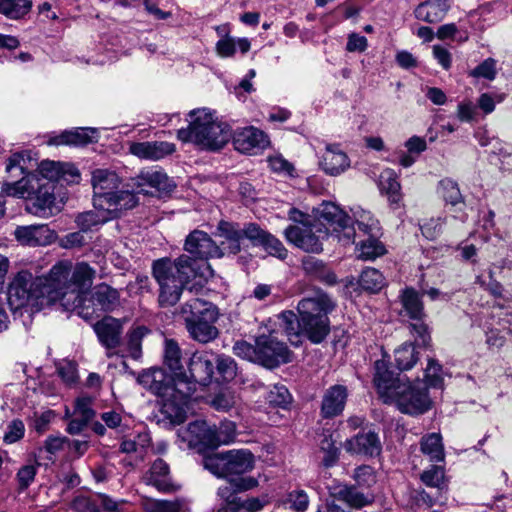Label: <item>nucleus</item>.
I'll return each mask as SVG.
<instances>
[{
  "instance_id": "f257e3e1",
  "label": "nucleus",
  "mask_w": 512,
  "mask_h": 512,
  "mask_svg": "<svg viewBox=\"0 0 512 512\" xmlns=\"http://www.w3.org/2000/svg\"><path fill=\"white\" fill-rule=\"evenodd\" d=\"M311 216L292 208L288 216L295 224L286 228L285 237L296 247L309 252L320 253L323 250L322 239L329 234L350 229L351 217L331 202H323Z\"/></svg>"
},
{
  "instance_id": "f03ea898",
  "label": "nucleus",
  "mask_w": 512,
  "mask_h": 512,
  "mask_svg": "<svg viewBox=\"0 0 512 512\" xmlns=\"http://www.w3.org/2000/svg\"><path fill=\"white\" fill-rule=\"evenodd\" d=\"M374 384L379 397L386 404H395L404 414L419 415L430 409L431 399L421 382H404L389 370L388 362L382 358L374 364Z\"/></svg>"
},
{
  "instance_id": "7ed1b4c3",
  "label": "nucleus",
  "mask_w": 512,
  "mask_h": 512,
  "mask_svg": "<svg viewBox=\"0 0 512 512\" xmlns=\"http://www.w3.org/2000/svg\"><path fill=\"white\" fill-rule=\"evenodd\" d=\"M210 266L200 264L189 255H181L174 261L162 258L153 263V276L159 285V303L172 306L178 302L188 281L197 276L205 277Z\"/></svg>"
},
{
  "instance_id": "20e7f679",
  "label": "nucleus",
  "mask_w": 512,
  "mask_h": 512,
  "mask_svg": "<svg viewBox=\"0 0 512 512\" xmlns=\"http://www.w3.org/2000/svg\"><path fill=\"white\" fill-rule=\"evenodd\" d=\"M138 383L161 398V414L172 424H181L186 419L190 388L178 375L173 378L161 368L143 371Z\"/></svg>"
},
{
  "instance_id": "39448f33",
  "label": "nucleus",
  "mask_w": 512,
  "mask_h": 512,
  "mask_svg": "<svg viewBox=\"0 0 512 512\" xmlns=\"http://www.w3.org/2000/svg\"><path fill=\"white\" fill-rule=\"evenodd\" d=\"M177 137L183 142H191L200 149L217 151L222 149L232 137L230 125L208 108H198L189 112L187 128H181Z\"/></svg>"
},
{
  "instance_id": "423d86ee",
  "label": "nucleus",
  "mask_w": 512,
  "mask_h": 512,
  "mask_svg": "<svg viewBox=\"0 0 512 512\" xmlns=\"http://www.w3.org/2000/svg\"><path fill=\"white\" fill-rule=\"evenodd\" d=\"M57 293L52 289L48 275L35 277L31 272L22 270L9 283L7 300L13 312L24 309L34 313L58 301Z\"/></svg>"
},
{
  "instance_id": "0eeeda50",
  "label": "nucleus",
  "mask_w": 512,
  "mask_h": 512,
  "mask_svg": "<svg viewBox=\"0 0 512 512\" xmlns=\"http://www.w3.org/2000/svg\"><path fill=\"white\" fill-rule=\"evenodd\" d=\"M96 271L86 262L73 264L71 261H59L49 271L53 290L58 292V301L67 309L78 307L82 295L92 286Z\"/></svg>"
},
{
  "instance_id": "6e6552de",
  "label": "nucleus",
  "mask_w": 512,
  "mask_h": 512,
  "mask_svg": "<svg viewBox=\"0 0 512 512\" xmlns=\"http://www.w3.org/2000/svg\"><path fill=\"white\" fill-rule=\"evenodd\" d=\"M94 207L108 211L133 209L138 205L136 194L128 189H119L120 178L114 171L95 169L92 172Z\"/></svg>"
},
{
  "instance_id": "1a4fd4ad",
  "label": "nucleus",
  "mask_w": 512,
  "mask_h": 512,
  "mask_svg": "<svg viewBox=\"0 0 512 512\" xmlns=\"http://www.w3.org/2000/svg\"><path fill=\"white\" fill-rule=\"evenodd\" d=\"M28 152L14 153L8 158L6 171L11 177L18 175L37 174L41 182L63 180L67 183H76L80 178L78 169L71 163L55 162L50 160L42 161L37 170L31 172L35 164Z\"/></svg>"
},
{
  "instance_id": "9d476101",
  "label": "nucleus",
  "mask_w": 512,
  "mask_h": 512,
  "mask_svg": "<svg viewBox=\"0 0 512 512\" xmlns=\"http://www.w3.org/2000/svg\"><path fill=\"white\" fill-rule=\"evenodd\" d=\"M187 331L192 339L206 344L215 340L219 330L215 326L218 319V309L211 302L200 298H190L181 308Z\"/></svg>"
},
{
  "instance_id": "9b49d317",
  "label": "nucleus",
  "mask_w": 512,
  "mask_h": 512,
  "mask_svg": "<svg viewBox=\"0 0 512 512\" xmlns=\"http://www.w3.org/2000/svg\"><path fill=\"white\" fill-rule=\"evenodd\" d=\"M2 192L9 197L34 199V206L45 213L53 211L55 205L54 183L41 182L37 174H27L20 180L2 184Z\"/></svg>"
},
{
  "instance_id": "f8f14e48",
  "label": "nucleus",
  "mask_w": 512,
  "mask_h": 512,
  "mask_svg": "<svg viewBox=\"0 0 512 512\" xmlns=\"http://www.w3.org/2000/svg\"><path fill=\"white\" fill-rule=\"evenodd\" d=\"M305 310L304 315L292 311H284L279 315L280 325L285 331L291 343H296L300 335L307 337L312 343H321L330 332L328 316H310Z\"/></svg>"
},
{
  "instance_id": "ddd939ff",
  "label": "nucleus",
  "mask_w": 512,
  "mask_h": 512,
  "mask_svg": "<svg viewBox=\"0 0 512 512\" xmlns=\"http://www.w3.org/2000/svg\"><path fill=\"white\" fill-rule=\"evenodd\" d=\"M254 462L249 450L240 449L208 455L203 459V466L217 477H228L251 471Z\"/></svg>"
},
{
  "instance_id": "4468645a",
  "label": "nucleus",
  "mask_w": 512,
  "mask_h": 512,
  "mask_svg": "<svg viewBox=\"0 0 512 512\" xmlns=\"http://www.w3.org/2000/svg\"><path fill=\"white\" fill-rule=\"evenodd\" d=\"M131 181L132 187L137 189V193L150 195L168 194L176 186L163 170L157 168L143 169Z\"/></svg>"
},
{
  "instance_id": "2eb2a0df",
  "label": "nucleus",
  "mask_w": 512,
  "mask_h": 512,
  "mask_svg": "<svg viewBox=\"0 0 512 512\" xmlns=\"http://www.w3.org/2000/svg\"><path fill=\"white\" fill-rule=\"evenodd\" d=\"M257 364L267 368H275L291 360V352L281 341L272 335H261L257 338Z\"/></svg>"
},
{
  "instance_id": "dca6fc26",
  "label": "nucleus",
  "mask_w": 512,
  "mask_h": 512,
  "mask_svg": "<svg viewBox=\"0 0 512 512\" xmlns=\"http://www.w3.org/2000/svg\"><path fill=\"white\" fill-rule=\"evenodd\" d=\"M189 375L180 373L179 379L184 380L190 388L189 397L196 391L197 385L207 386L214 374V364L204 353H194L188 363Z\"/></svg>"
},
{
  "instance_id": "f3484780",
  "label": "nucleus",
  "mask_w": 512,
  "mask_h": 512,
  "mask_svg": "<svg viewBox=\"0 0 512 512\" xmlns=\"http://www.w3.org/2000/svg\"><path fill=\"white\" fill-rule=\"evenodd\" d=\"M248 224L241 227L238 223L220 221L217 226V236L222 240L218 245L220 258L225 255H235L241 251V243L248 239Z\"/></svg>"
},
{
  "instance_id": "a211bd4d",
  "label": "nucleus",
  "mask_w": 512,
  "mask_h": 512,
  "mask_svg": "<svg viewBox=\"0 0 512 512\" xmlns=\"http://www.w3.org/2000/svg\"><path fill=\"white\" fill-rule=\"evenodd\" d=\"M184 249L200 260L220 258L218 244L201 230H194L186 237Z\"/></svg>"
},
{
  "instance_id": "6ab92c4d",
  "label": "nucleus",
  "mask_w": 512,
  "mask_h": 512,
  "mask_svg": "<svg viewBox=\"0 0 512 512\" xmlns=\"http://www.w3.org/2000/svg\"><path fill=\"white\" fill-rule=\"evenodd\" d=\"M248 240L254 246L262 247L268 254L279 259H285L288 255L287 249L282 242L271 233L263 230L255 223H248Z\"/></svg>"
},
{
  "instance_id": "aec40b11",
  "label": "nucleus",
  "mask_w": 512,
  "mask_h": 512,
  "mask_svg": "<svg viewBox=\"0 0 512 512\" xmlns=\"http://www.w3.org/2000/svg\"><path fill=\"white\" fill-rule=\"evenodd\" d=\"M346 452L364 456H378L382 451V444L378 435L373 431L360 432L344 443Z\"/></svg>"
},
{
  "instance_id": "412c9836",
  "label": "nucleus",
  "mask_w": 512,
  "mask_h": 512,
  "mask_svg": "<svg viewBox=\"0 0 512 512\" xmlns=\"http://www.w3.org/2000/svg\"><path fill=\"white\" fill-rule=\"evenodd\" d=\"M329 495L339 501L345 502L349 507L361 509L373 503L374 496L363 493L354 485L335 484L329 488Z\"/></svg>"
},
{
  "instance_id": "4be33fe9",
  "label": "nucleus",
  "mask_w": 512,
  "mask_h": 512,
  "mask_svg": "<svg viewBox=\"0 0 512 512\" xmlns=\"http://www.w3.org/2000/svg\"><path fill=\"white\" fill-rule=\"evenodd\" d=\"M178 436L189 447H213V426L204 420L191 422L187 428L178 431Z\"/></svg>"
},
{
  "instance_id": "5701e85b",
  "label": "nucleus",
  "mask_w": 512,
  "mask_h": 512,
  "mask_svg": "<svg viewBox=\"0 0 512 512\" xmlns=\"http://www.w3.org/2000/svg\"><path fill=\"white\" fill-rule=\"evenodd\" d=\"M93 329L100 343L108 350L118 347L121 343L123 326L120 320L106 316L96 322Z\"/></svg>"
},
{
  "instance_id": "b1692460",
  "label": "nucleus",
  "mask_w": 512,
  "mask_h": 512,
  "mask_svg": "<svg viewBox=\"0 0 512 512\" xmlns=\"http://www.w3.org/2000/svg\"><path fill=\"white\" fill-rule=\"evenodd\" d=\"M14 235L18 242L28 246H45L56 237L47 225L20 226L16 228Z\"/></svg>"
},
{
  "instance_id": "393cba45",
  "label": "nucleus",
  "mask_w": 512,
  "mask_h": 512,
  "mask_svg": "<svg viewBox=\"0 0 512 512\" xmlns=\"http://www.w3.org/2000/svg\"><path fill=\"white\" fill-rule=\"evenodd\" d=\"M348 397L347 388L343 385H333L323 394L321 402V416L323 418H334L340 415Z\"/></svg>"
},
{
  "instance_id": "a878e982",
  "label": "nucleus",
  "mask_w": 512,
  "mask_h": 512,
  "mask_svg": "<svg viewBox=\"0 0 512 512\" xmlns=\"http://www.w3.org/2000/svg\"><path fill=\"white\" fill-rule=\"evenodd\" d=\"M268 143L266 134L252 126L238 130L233 137L235 149L242 153H249L254 149H263Z\"/></svg>"
},
{
  "instance_id": "bb28decb",
  "label": "nucleus",
  "mask_w": 512,
  "mask_h": 512,
  "mask_svg": "<svg viewBox=\"0 0 512 512\" xmlns=\"http://www.w3.org/2000/svg\"><path fill=\"white\" fill-rule=\"evenodd\" d=\"M335 308L334 302L325 292L318 290L313 295L299 301L297 310L299 315H304L305 310L310 316H328Z\"/></svg>"
},
{
  "instance_id": "cd10ccee",
  "label": "nucleus",
  "mask_w": 512,
  "mask_h": 512,
  "mask_svg": "<svg viewBox=\"0 0 512 512\" xmlns=\"http://www.w3.org/2000/svg\"><path fill=\"white\" fill-rule=\"evenodd\" d=\"M320 166L326 174L338 176L350 167V160L338 145H327Z\"/></svg>"
},
{
  "instance_id": "c85d7f7f",
  "label": "nucleus",
  "mask_w": 512,
  "mask_h": 512,
  "mask_svg": "<svg viewBox=\"0 0 512 512\" xmlns=\"http://www.w3.org/2000/svg\"><path fill=\"white\" fill-rule=\"evenodd\" d=\"M175 146L169 142H133L129 146V152L139 158L159 160L172 154Z\"/></svg>"
},
{
  "instance_id": "c756f323",
  "label": "nucleus",
  "mask_w": 512,
  "mask_h": 512,
  "mask_svg": "<svg viewBox=\"0 0 512 512\" xmlns=\"http://www.w3.org/2000/svg\"><path fill=\"white\" fill-rule=\"evenodd\" d=\"M379 188L382 194L386 195L389 204L398 208L402 202L401 184L398 175L392 169H385L379 177Z\"/></svg>"
},
{
  "instance_id": "7c9ffc66",
  "label": "nucleus",
  "mask_w": 512,
  "mask_h": 512,
  "mask_svg": "<svg viewBox=\"0 0 512 512\" xmlns=\"http://www.w3.org/2000/svg\"><path fill=\"white\" fill-rule=\"evenodd\" d=\"M96 138V129L76 128L74 130L64 131L60 135L51 138L48 144L81 146L95 141Z\"/></svg>"
},
{
  "instance_id": "2f4dec72",
  "label": "nucleus",
  "mask_w": 512,
  "mask_h": 512,
  "mask_svg": "<svg viewBox=\"0 0 512 512\" xmlns=\"http://www.w3.org/2000/svg\"><path fill=\"white\" fill-rule=\"evenodd\" d=\"M450 8L448 0H426L415 9V17L427 23H438Z\"/></svg>"
},
{
  "instance_id": "473e14b6",
  "label": "nucleus",
  "mask_w": 512,
  "mask_h": 512,
  "mask_svg": "<svg viewBox=\"0 0 512 512\" xmlns=\"http://www.w3.org/2000/svg\"><path fill=\"white\" fill-rule=\"evenodd\" d=\"M143 482L159 491H168L171 488V478L167 463L162 459L155 460L144 474Z\"/></svg>"
},
{
  "instance_id": "72a5a7b5",
  "label": "nucleus",
  "mask_w": 512,
  "mask_h": 512,
  "mask_svg": "<svg viewBox=\"0 0 512 512\" xmlns=\"http://www.w3.org/2000/svg\"><path fill=\"white\" fill-rule=\"evenodd\" d=\"M257 484V480L251 477L234 479L220 486L217 495L225 502L224 504L239 502L241 500L236 497V493L253 489Z\"/></svg>"
},
{
  "instance_id": "f704fd0d",
  "label": "nucleus",
  "mask_w": 512,
  "mask_h": 512,
  "mask_svg": "<svg viewBox=\"0 0 512 512\" xmlns=\"http://www.w3.org/2000/svg\"><path fill=\"white\" fill-rule=\"evenodd\" d=\"M95 210L81 213L76 218V223L82 231H88L95 226L106 223L108 220L115 218L119 211H108L100 207H94Z\"/></svg>"
},
{
  "instance_id": "c9c22d12",
  "label": "nucleus",
  "mask_w": 512,
  "mask_h": 512,
  "mask_svg": "<svg viewBox=\"0 0 512 512\" xmlns=\"http://www.w3.org/2000/svg\"><path fill=\"white\" fill-rule=\"evenodd\" d=\"M92 302L103 311H111L119 305V293L107 284L95 287L92 293Z\"/></svg>"
},
{
  "instance_id": "e433bc0d",
  "label": "nucleus",
  "mask_w": 512,
  "mask_h": 512,
  "mask_svg": "<svg viewBox=\"0 0 512 512\" xmlns=\"http://www.w3.org/2000/svg\"><path fill=\"white\" fill-rule=\"evenodd\" d=\"M353 221L358 229L366 235H380L381 227L379 221L372 215L370 211L360 206L351 208Z\"/></svg>"
},
{
  "instance_id": "4c0bfd02",
  "label": "nucleus",
  "mask_w": 512,
  "mask_h": 512,
  "mask_svg": "<svg viewBox=\"0 0 512 512\" xmlns=\"http://www.w3.org/2000/svg\"><path fill=\"white\" fill-rule=\"evenodd\" d=\"M401 302L406 314L413 320H422L424 316L423 304L419 294L411 288L403 291Z\"/></svg>"
},
{
  "instance_id": "58836bf2",
  "label": "nucleus",
  "mask_w": 512,
  "mask_h": 512,
  "mask_svg": "<svg viewBox=\"0 0 512 512\" xmlns=\"http://www.w3.org/2000/svg\"><path fill=\"white\" fill-rule=\"evenodd\" d=\"M32 8V0H0V14L17 20L24 17Z\"/></svg>"
},
{
  "instance_id": "ea45409f",
  "label": "nucleus",
  "mask_w": 512,
  "mask_h": 512,
  "mask_svg": "<svg viewBox=\"0 0 512 512\" xmlns=\"http://www.w3.org/2000/svg\"><path fill=\"white\" fill-rule=\"evenodd\" d=\"M421 451L429 456L432 461H443L444 447L441 435L439 433H431L424 436L421 440Z\"/></svg>"
},
{
  "instance_id": "a19ab883",
  "label": "nucleus",
  "mask_w": 512,
  "mask_h": 512,
  "mask_svg": "<svg viewBox=\"0 0 512 512\" xmlns=\"http://www.w3.org/2000/svg\"><path fill=\"white\" fill-rule=\"evenodd\" d=\"M380 235H368V238L362 241L358 246V257L363 260H374L385 254L386 249L379 241Z\"/></svg>"
},
{
  "instance_id": "79ce46f5",
  "label": "nucleus",
  "mask_w": 512,
  "mask_h": 512,
  "mask_svg": "<svg viewBox=\"0 0 512 512\" xmlns=\"http://www.w3.org/2000/svg\"><path fill=\"white\" fill-rule=\"evenodd\" d=\"M359 285L369 292H378L385 285L383 274L375 268H366L359 277Z\"/></svg>"
},
{
  "instance_id": "37998d69",
  "label": "nucleus",
  "mask_w": 512,
  "mask_h": 512,
  "mask_svg": "<svg viewBox=\"0 0 512 512\" xmlns=\"http://www.w3.org/2000/svg\"><path fill=\"white\" fill-rule=\"evenodd\" d=\"M164 361L174 376L182 373L181 349L176 341L168 339L165 341Z\"/></svg>"
},
{
  "instance_id": "c03bdc74",
  "label": "nucleus",
  "mask_w": 512,
  "mask_h": 512,
  "mask_svg": "<svg viewBox=\"0 0 512 512\" xmlns=\"http://www.w3.org/2000/svg\"><path fill=\"white\" fill-rule=\"evenodd\" d=\"M320 451L324 454L322 465L326 468L333 467L339 460L340 451L336 447V441L331 434H323V438L319 442Z\"/></svg>"
},
{
  "instance_id": "a18cd8bd",
  "label": "nucleus",
  "mask_w": 512,
  "mask_h": 512,
  "mask_svg": "<svg viewBox=\"0 0 512 512\" xmlns=\"http://www.w3.org/2000/svg\"><path fill=\"white\" fill-rule=\"evenodd\" d=\"M415 347L411 343H404L395 350V362L400 370H409L417 362Z\"/></svg>"
},
{
  "instance_id": "49530a36",
  "label": "nucleus",
  "mask_w": 512,
  "mask_h": 512,
  "mask_svg": "<svg viewBox=\"0 0 512 512\" xmlns=\"http://www.w3.org/2000/svg\"><path fill=\"white\" fill-rule=\"evenodd\" d=\"M236 437V425L234 422L222 421L219 427L213 426V447L228 444Z\"/></svg>"
},
{
  "instance_id": "de8ad7c7",
  "label": "nucleus",
  "mask_w": 512,
  "mask_h": 512,
  "mask_svg": "<svg viewBox=\"0 0 512 512\" xmlns=\"http://www.w3.org/2000/svg\"><path fill=\"white\" fill-rule=\"evenodd\" d=\"M439 191L447 203L453 206L463 203L462 194L455 181L448 178L441 180L439 183Z\"/></svg>"
},
{
  "instance_id": "09e8293b",
  "label": "nucleus",
  "mask_w": 512,
  "mask_h": 512,
  "mask_svg": "<svg viewBox=\"0 0 512 512\" xmlns=\"http://www.w3.org/2000/svg\"><path fill=\"white\" fill-rule=\"evenodd\" d=\"M216 368L225 381H230L237 375V364L230 356L219 355L216 361Z\"/></svg>"
},
{
  "instance_id": "8fccbe9b",
  "label": "nucleus",
  "mask_w": 512,
  "mask_h": 512,
  "mask_svg": "<svg viewBox=\"0 0 512 512\" xmlns=\"http://www.w3.org/2000/svg\"><path fill=\"white\" fill-rule=\"evenodd\" d=\"M425 383L427 387L441 388L443 383L442 367L435 360L430 359L425 369Z\"/></svg>"
},
{
  "instance_id": "3c124183",
  "label": "nucleus",
  "mask_w": 512,
  "mask_h": 512,
  "mask_svg": "<svg viewBox=\"0 0 512 512\" xmlns=\"http://www.w3.org/2000/svg\"><path fill=\"white\" fill-rule=\"evenodd\" d=\"M257 339L255 344H251L245 340H238L233 345V353L244 360L257 363Z\"/></svg>"
},
{
  "instance_id": "603ef678",
  "label": "nucleus",
  "mask_w": 512,
  "mask_h": 512,
  "mask_svg": "<svg viewBox=\"0 0 512 512\" xmlns=\"http://www.w3.org/2000/svg\"><path fill=\"white\" fill-rule=\"evenodd\" d=\"M267 402L273 406L285 407L291 401V395L285 386L275 385L266 396Z\"/></svg>"
},
{
  "instance_id": "864d4df0",
  "label": "nucleus",
  "mask_w": 512,
  "mask_h": 512,
  "mask_svg": "<svg viewBox=\"0 0 512 512\" xmlns=\"http://www.w3.org/2000/svg\"><path fill=\"white\" fill-rule=\"evenodd\" d=\"M353 478L359 486L367 488L373 486L377 481L374 469L368 465L357 467L354 470Z\"/></svg>"
},
{
  "instance_id": "5fc2aeb1",
  "label": "nucleus",
  "mask_w": 512,
  "mask_h": 512,
  "mask_svg": "<svg viewBox=\"0 0 512 512\" xmlns=\"http://www.w3.org/2000/svg\"><path fill=\"white\" fill-rule=\"evenodd\" d=\"M421 480L429 487L438 488L440 490L445 487L444 471L437 466H433L431 469L424 471L421 475Z\"/></svg>"
},
{
  "instance_id": "6e6d98bb",
  "label": "nucleus",
  "mask_w": 512,
  "mask_h": 512,
  "mask_svg": "<svg viewBox=\"0 0 512 512\" xmlns=\"http://www.w3.org/2000/svg\"><path fill=\"white\" fill-rule=\"evenodd\" d=\"M145 508L147 512H182L179 501L150 500Z\"/></svg>"
},
{
  "instance_id": "4d7b16f0",
  "label": "nucleus",
  "mask_w": 512,
  "mask_h": 512,
  "mask_svg": "<svg viewBox=\"0 0 512 512\" xmlns=\"http://www.w3.org/2000/svg\"><path fill=\"white\" fill-rule=\"evenodd\" d=\"M445 224V218H431L421 225V231L425 238L429 240L436 239L441 233Z\"/></svg>"
},
{
  "instance_id": "13d9d810",
  "label": "nucleus",
  "mask_w": 512,
  "mask_h": 512,
  "mask_svg": "<svg viewBox=\"0 0 512 512\" xmlns=\"http://www.w3.org/2000/svg\"><path fill=\"white\" fill-rule=\"evenodd\" d=\"M93 398L89 396H82L76 399L74 415L78 416L84 421H90L94 416L92 409Z\"/></svg>"
},
{
  "instance_id": "bf43d9fd",
  "label": "nucleus",
  "mask_w": 512,
  "mask_h": 512,
  "mask_svg": "<svg viewBox=\"0 0 512 512\" xmlns=\"http://www.w3.org/2000/svg\"><path fill=\"white\" fill-rule=\"evenodd\" d=\"M236 404V397L230 391L218 393L211 401V405L218 411L227 412Z\"/></svg>"
},
{
  "instance_id": "052dcab7",
  "label": "nucleus",
  "mask_w": 512,
  "mask_h": 512,
  "mask_svg": "<svg viewBox=\"0 0 512 512\" xmlns=\"http://www.w3.org/2000/svg\"><path fill=\"white\" fill-rule=\"evenodd\" d=\"M470 75L477 78L494 80L496 77V61L493 58H487L473 69Z\"/></svg>"
},
{
  "instance_id": "680f3d73",
  "label": "nucleus",
  "mask_w": 512,
  "mask_h": 512,
  "mask_svg": "<svg viewBox=\"0 0 512 512\" xmlns=\"http://www.w3.org/2000/svg\"><path fill=\"white\" fill-rule=\"evenodd\" d=\"M147 329L145 327H137L132 330L128 335V347L130 354L134 359L140 357L141 354V340L146 334Z\"/></svg>"
},
{
  "instance_id": "e2e57ef3",
  "label": "nucleus",
  "mask_w": 512,
  "mask_h": 512,
  "mask_svg": "<svg viewBox=\"0 0 512 512\" xmlns=\"http://www.w3.org/2000/svg\"><path fill=\"white\" fill-rule=\"evenodd\" d=\"M290 507L298 512H304L309 506V497L304 490H295L288 494Z\"/></svg>"
},
{
  "instance_id": "0e129e2a",
  "label": "nucleus",
  "mask_w": 512,
  "mask_h": 512,
  "mask_svg": "<svg viewBox=\"0 0 512 512\" xmlns=\"http://www.w3.org/2000/svg\"><path fill=\"white\" fill-rule=\"evenodd\" d=\"M476 115V106L472 101H462L457 105L456 116L461 122H472Z\"/></svg>"
},
{
  "instance_id": "69168bd1",
  "label": "nucleus",
  "mask_w": 512,
  "mask_h": 512,
  "mask_svg": "<svg viewBox=\"0 0 512 512\" xmlns=\"http://www.w3.org/2000/svg\"><path fill=\"white\" fill-rule=\"evenodd\" d=\"M57 371L61 379L67 384H72L77 380L76 364L72 361H64L57 367Z\"/></svg>"
},
{
  "instance_id": "338daca9",
  "label": "nucleus",
  "mask_w": 512,
  "mask_h": 512,
  "mask_svg": "<svg viewBox=\"0 0 512 512\" xmlns=\"http://www.w3.org/2000/svg\"><path fill=\"white\" fill-rule=\"evenodd\" d=\"M71 508L74 512H99L98 505L85 496L76 497L71 503Z\"/></svg>"
},
{
  "instance_id": "774afa93",
  "label": "nucleus",
  "mask_w": 512,
  "mask_h": 512,
  "mask_svg": "<svg viewBox=\"0 0 512 512\" xmlns=\"http://www.w3.org/2000/svg\"><path fill=\"white\" fill-rule=\"evenodd\" d=\"M25 427L22 421L14 420L8 426V431L4 435L6 443H14L21 439L24 435Z\"/></svg>"
}]
</instances>
